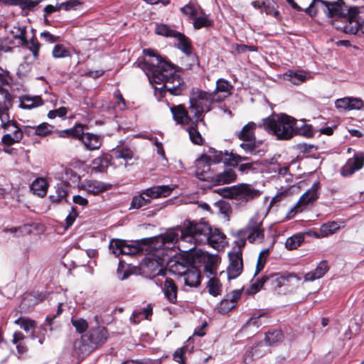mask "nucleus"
<instances>
[{"label": "nucleus", "mask_w": 364, "mask_h": 364, "mask_svg": "<svg viewBox=\"0 0 364 364\" xmlns=\"http://www.w3.org/2000/svg\"><path fill=\"white\" fill-rule=\"evenodd\" d=\"M143 52L146 58L139 63V66L145 72L151 84H163L159 89L161 97L166 92L175 96L181 95L186 85L173 65L162 59L154 50L144 49Z\"/></svg>", "instance_id": "1"}, {"label": "nucleus", "mask_w": 364, "mask_h": 364, "mask_svg": "<svg viewBox=\"0 0 364 364\" xmlns=\"http://www.w3.org/2000/svg\"><path fill=\"white\" fill-rule=\"evenodd\" d=\"M299 6L301 9V11H304L310 16H314L316 14L315 9V6H316L327 17L332 18V24L336 29L348 34L357 33L358 22L354 21V18L358 8H348L343 0H316L311 1L305 9Z\"/></svg>", "instance_id": "2"}, {"label": "nucleus", "mask_w": 364, "mask_h": 364, "mask_svg": "<svg viewBox=\"0 0 364 364\" xmlns=\"http://www.w3.org/2000/svg\"><path fill=\"white\" fill-rule=\"evenodd\" d=\"M210 160V158L206 154L202 155L196 160V176L198 179L208 181L213 186L230 183L236 180L237 174L231 169L214 173L213 169L207 164Z\"/></svg>", "instance_id": "3"}, {"label": "nucleus", "mask_w": 364, "mask_h": 364, "mask_svg": "<svg viewBox=\"0 0 364 364\" xmlns=\"http://www.w3.org/2000/svg\"><path fill=\"white\" fill-rule=\"evenodd\" d=\"M235 237L234 243L239 248H243L247 241L250 243L262 242L264 240V228L262 216L259 213L253 215L246 226L237 231Z\"/></svg>", "instance_id": "4"}, {"label": "nucleus", "mask_w": 364, "mask_h": 364, "mask_svg": "<svg viewBox=\"0 0 364 364\" xmlns=\"http://www.w3.org/2000/svg\"><path fill=\"white\" fill-rule=\"evenodd\" d=\"M294 117L287 114L272 115L262 120L259 124L267 132L277 136L279 140H288L294 136Z\"/></svg>", "instance_id": "5"}, {"label": "nucleus", "mask_w": 364, "mask_h": 364, "mask_svg": "<svg viewBox=\"0 0 364 364\" xmlns=\"http://www.w3.org/2000/svg\"><path fill=\"white\" fill-rule=\"evenodd\" d=\"M210 227L205 223H195L185 220L181 228V242H188L195 245L206 244L208 240V234Z\"/></svg>", "instance_id": "6"}, {"label": "nucleus", "mask_w": 364, "mask_h": 364, "mask_svg": "<svg viewBox=\"0 0 364 364\" xmlns=\"http://www.w3.org/2000/svg\"><path fill=\"white\" fill-rule=\"evenodd\" d=\"M0 122L1 128L3 130L2 144L10 146L20 142L23 138V132L19 127L18 122L11 118L8 108L3 107L1 104Z\"/></svg>", "instance_id": "7"}, {"label": "nucleus", "mask_w": 364, "mask_h": 364, "mask_svg": "<svg viewBox=\"0 0 364 364\" xmlns=\"http://www.w3.org/2000/svg\"><path fill=\"white\" fill-rule=\"evenodd\" d=\"M218 101L215 92H208L200 90L193 91L190 97V112L197 122H203V113L211 109V105Z\"/></svg>", "instance_id": "8"}, {"label": "nucleus", "mask_w": 364, "mask_h": 364, "mask_svg": "<svg viewBox=\"0 0 364 364\" xmlns=\"http://www.w3.org/2000/svg\"><path fill=\"white\" fill-rule=\"evenodd\" d=\"M85 126L82 124H76L73 127L64 129L57 130L55 134L60 138H72L78 139L82 142L85 148L92 151L98 149L101 144L100 137L92 133L84 132Z\"/></svg>", "instance_id": "9"}, {"label": "nucleus", "mask_w": 364, "mask_h": 364, "mask_svg": "<svg viewBox=\"0 0 364 364\" xmlns=\"http://www.w3.org/2000/svg\"><path fill=\"white\" fill-rule=\"evenodd\" d=\"M173 188L169 186H157L149 188L132 198L130 208L139 209L149 205L152 199L170 196Z\"/></svg>", "instance_id": "10"}, {"label": "nucleus", "mask_w": 364, "mask_h": 364, "mask_svg": "<svg viewBox=\"0 0 364 364\" xmlns=\"http://www.w3.org/2000/svg\"><path fill=\"white\" fill-rule=\"evenodd\" d=\"M261 192L259 190L255 189L250 184L242 183L232 186L230 199L245 205L259 198Z\"/></svg>", "instance_id": "11"}, {"label": "nucleus", "mask_w": 364, "mask_h": 364, "mask_svg": "<svg viewBox=\"0 0 364 364\" xmlns=\"http://www.w3.org/2000/svg\"><path fill=\"white\" fill-rule=\"evenodd\" d=\"M242 249L235 245L233 250L228 253L230 264L227 268V273L229 279L237 278L242 272Z\"/></svg>", "instance_id": "12"}, {"label": "nucleus", "mask_w": 364, "mask_h": 364, "mask_svg": "<svg viewBox=\"0 0 364 364\" xmlns=\"http://www.w3.org/2000/svg\"><path fill=\"white\" fill-rule=\"evenodd\" d=\"M210 158V160L207 163L210 168L213 164L219 163L223 161V163L230 166H237L239 162L247 161V157H242L237 154L232 153L223 152L214 150L212 152V155H207Z\"/></svg>", "instance_id": "13"}, {"label": "nucleus", "mask_w": 364, "mask_h": 364, "mask_svg": "<svg viewBox=\"0 0 364 364\" xmlns=\"http://www.w3.org/2000/svg\"><path fill=\"white\" fill-rule=\"evenodd\" d=\"M318 184L314 183L310 189L305 192L299 198L291 212L297 213L304 210L309 205L312 204L318 198Z\"/></svg>", "instance_id": "14"}, {"label": "nucleus", "mask_w": 364, "mask_h": 364, "mask_svg": "<svg viewBox=\"0 0 364 364\" xmlns=\"http://www.w3.org/2000/svg\"><path fill=\"white\" fill-rule=\"evenodd\" d=\"M364 165V156L363 154L356 153L353 157L348 159L341 169V174L344 177L353 175L356 171L363 168Z\"/></svg>", "instance_id": "15"}, {"label": "nucleus", "mask_w": 364, "mask_h": 364, "mask_svg": "<svg viewBox=\"0 0 364 364\" xmlns=\"http://www.w3.org/2000/svg\"><path fill=\"white\" fill-rule=\"evenodd\" d=\"M242 295V289H235L228 294L218 306V311L226 314L236 306Z\"/></svg>", "instance_id": "16"}, {"label": "nucleus", "mask_w": 364, "mask_h": 364, "mask_svg": "<svg viewBox=\"0 0 364 364\" xmlns=\"http://www.w3.org/2000/svg\"><path fill=\"white\" fill-rule=\"evenodd\" d=\"M363 105V101L360 98L352 97L338 99L335 102L336 107L343 110L360 109Z\"/></svg>", "instance_id": "17"}, {"label": "nucleus", "mask_w": 364, "mask_h": 364, "mask_svg": "<svg viewBox=\"0 0 364 364\" xmlns=\"http://www.w3.org/2000/svg\"><path fill=\"white\" fill-rule=\"evenodd\" d=\"M90 338V341L93 343L94 347L97 349L100 346L105 343L107 339L108 333L105 327L97 326L91 328L87 333H86Z\"/></svg>", "instance_id": "18"}, {"label": "nucleus", "mask_w": 364, "mask_h": 364, "mask_svg": "<svg viewBox=\"0 0 364 364\" xmlns=\"http://www.w3.org/2000/svg\"><path fill=\"white\" fill-rule=\"evenodd\" d=\"M73 346L76 353L79 355H89L96 349L87 334L82 336L80 339L76 340L74 342Z\"/></svg>", "instance_id": "19"}, {"label": "nucleus", "mask_w": 364, "mask_h": 364, "mask_svg": "<svg viewBox=\"0 0 364 364\" xmlns=\"http://www.w3.org/2000/svg\"><path fill=\"white\" fill-rule=\"evenodd\" d=\"M254 8L259 9L267 15H272L276 18H279V12L275 7V2L273 0H255L252 2Z\"/></svg>", "instance_id": "20"}, {"label": "nucleus", "mask_w": 364, "mask_h": 364, "mask_svg": "<svg viewBox=\"0 0 364 364\" xmlns=\"http://www.w3.org/2000/svg\"><path fill=\"white\" fill-rule=\"evenodd\" d=\"M171 112L173 119L177 124H189L194 122L188 115V111L183 105H178L171 107Z\"/></svg>", "instance_id": "21"}, {"label": "nucleus", "mask_w": 364, "mask_h": 364, "mask_svg": "<svg viewBox=\"0 0 364 364\" xmlns=\"http://www.w3.org/2000/svg\"><path fill=\"white\" fill-rule=\"evenodd\" d=\"M186 286L190 287H198L201 282L200 272L194 265L189 267V270L182 278Z\"/></svg>", "instance_id": "22"}, {"label": "nucleus", "mask_w": 364, "mask_h": 364, "mask_svg": "<svg viewBox=\"0 0 364 364\" xmlns=\"http://www.w3.org/2000/svg\"><path fill=\"white\" fill-rule=\"evenodd\" d=\"M110 188V185L98 181H87L82 185V188L87 193L98 195Z\"/></svg>", "instance_id": "23"}, {"label": "nucleus", "mask_w": 364, "mask_h": 364, "mask_svg": "<svg viewBox=\"0 0 364 364\" xmlns=\"http://www.w3.org/2000/svg\"><path fill=\"white\" fill-rule=\"evenodd\" d=\"M162 289L167 300L171 304H176L177 302L178 287L173 280L166 278Z\"/></svg>", "instance_id": "24"}, {"label": "nucleus", "mask_w": 364, "mask_h": 364, "mask_svg": "<svg viewBox=\"0 0 364 364\" xmlns=\"http://www.w3.org/2000/svg\"><path fill=\"white\" fill-rule=\"evenodd\" d=\"M329 267L326 261H321L316 268L304 274V282H313L316 279H320L328 271Z\"/></svg>", "instance_id": "25"}, {"label": "nucleus", "mask_w": 364, "mask_h": 364, "mask_svg": "<svg viewBox=\"0 0 364 364\" xmlns=\"http://www.w3.org/2000/svg\"><path fill=\"white\" fill-rule=\"evenodd\" d=\"M68 194V187L67 183L61 182L55 187V193L50 196L52 203H58L63 201H67Z\"/></svg>", "instance_id": "26"}, {"label": "nucleus", "mask_w": 364, "mask_h": 364, "mask_svg": "<svg viewBox=\"0 0 364 364\" xmlns=\"http://www.w3.org/2000/svg\"><path fill=\"white\" fill-rule=\"evenodd\" d=\"M259 124L253 122H248L242 130L237 133V136L242 141H255V131L257 127L260 128Z\"/></svg>", "instance_id": "27"}, {"label": "nucleus", "mask_w": 364, "mask_h": 364, "mask_svg": "<svg viewBox=\"0 0 364 364\" xmlns=\"http://www.w3.org/2000/svg\"><path fill=\"white\" fill-rule=\"evenodd\" d=\"M293 132L294 134H299L307 137L313 136L312 126L307 124L304 120H297L294 118Z\"/></svg>", "instance_id": "28"}, {"label": "nucleus", "mask_w": 364, "mask_h": 364, "mask_svg": "<svg viewBox=\"0 0 364 364\" xmlns=\"http://www.w3.org/2000/svg\"><path fill=\"white\" fill-rule=\"evenodd\" d=\"M152 313L153 306L151 304H149L146 307L135 309L132 313L130 320L134 323H138L143 319H149Z\"/></svg>", "instance_id": "29"}, {"label": "nucleus", "mask_w": 364, "mask_h": 364, "mask_svg": "<svg viewBox=\"0 0 364 364\" xmlns=\"http://www.w3.org/2000/svg\"><path fill=\"white\" fill-rule=\"evenodd\" d=\"M340 229V225L336 221H331L321 225L318 232L315 234L316 237H325L333 235Z\"/></svg>", "instance_id": "30"}, {"label": "nucleus", "mask_w": 364, "mask_h": 364, "mask_svg": "<svg viewBox=\"0 0 364 364\" xmlns=\"http://www.w3.org/2000/svg\"><path fill=\"white\" fill-rule=\"evenodd\" d=\"M43 104V101L40 96L30 97L23 95L21 97L20 107L23 109H31L34 107L41 106Z\"/></svg>", "instance_id": "31"}, {"label": "nucleus", "mask_w": 364, "mask_h": 364, "mask_svg": "<svg viewBox=\"0 0 364 364\" xmlns=\"http://www.w3.org/2000/svg\"><path fill=\"white\" fill-rule=\"evenodd\" d=\"M41 0H4V5L18 6L23 10H32Z\"/></svg>", "instance_id": "32"}, {"label": "nucleus", "mask_w": 364, "mask_h": 364, "mask_svg": "<svg viewBox=\"0 0 364 364\" xmlns=\"http://www.w3.org/2000/svg\"><path fill=\"white\" fill-rule=\"evenodd\" d=\"M15 324L19 326L26 333L31 332V336L33 339L36 338L34 329L36 327V321L26 317H20L14 321Z\"/></svg>", "instance_id": "33"}, {"label": "nucleus", "mask_w": 364, "mask_h": 364, "mask_svg": "<svg viewBox=\"0 0 364 364\" xmlns=\"http://www.w3.org/2000/svg\"><path fill=\"white\" fill-rule=\"evenodd\" d=\"M174 38L176 40V46L186 55H191L192 48L190 40L180 32H177Z\"/></svg>", "instance_id": "34"}, {"label": "nucleus", "mask_w": 364, "mask_h": 364, "mask_svg": "<svg viewBox=\"0 0 364 364\" xmlns=\"http://www.w3.org/2000/svg\"><path fill=\"white\" fill-rule=\"evenodd\" d=\"M198 122H197L196 119H194V122H192V125L188 127L186 130L188 132L191 141L194 144L202 145L204 139L198 130Z\"/></svg>", "instance_id": "35"}, {"label": "nucleus", "mask_w": 364, "mask_h": 364, "mask_svg": "<svg viewBox=\"0 0 364 364\" xmlns=\"http://www.w3.org/2000/svg\"><path fill=\"white\" fill-rule=\"evenodd\" d=\"M145 244L141 241H133L128 244L124 241V248L122 249L123 255H134L142 252Z\"/></svg>", "instance_id": "36"}, {"label": "nucleus", "mask_w": 364, "mask_h": 364, "mask_svg": "<svg viewBox=\"0 0 364 364\" xmlns=\"http://www.w3.org/2000/svg\"><path fill=\"white\" fill-rule=\"evenodd\" d=\"M208 240L206 243L209 244L213 248H218L225 239V235L218 229L213 230L210 228V232L208 234Z\"/></svg>", "instance_id": "37"}, {"label": "nucleus", "mask_w": 364, "mask_h": 364, "mask_svg": "<svg viewBox=\"0 0 364 364\" xmlns=\"http://www.w3.org/2000/svg\"><path fill=\"white\" fill-rule=\"evenodd\" d=\"M193 266L189 262L186 260L175 261V262L171 265V270L176 274L178 275L180 279L184 277V274L189 270V267Z\"/></svg>", "instance_id": "38"}, {"label": "nucleus", "mask_w": 364, "mask_h": 364, "mask_svg": "<svg viewBox=\"0 0 364 364\" xmlns=\"http://www.w3.org/2000/svg\"><path fill=\"white\" fill-rule=\"evenodd\" d=\"M31 188L35 194L43 197L47 193L48 184L43 178H38L32 183Z\"/></svg>", "instance_id": "39"}, {"label": "nucleus", "mask_w": 364, "mask_h": 364, "mask_svg": "<svg viewBox=\"0 0 364 364\" xmlns=\"http://www.w3.org/2000/svg\"><path fill=\"white\" fill-rule=\"evenodd\" d=\"M233 89V86L227 80L220 78L216 82V87L215 93L222 92L223 93V97H227L231 95V91Z\"/></svg>", "instance_id": "40"}, {"label": "nucleus", "mask_w": 364, "mask_h": 364, "mask_svg": "<svg viewBox=\"0 0 364 364\" xmlns=\"http://www.w3.org/2000/svg\"><path fill=\"white\" fill-rule=\"evenodd\" d=\"M282 277L286 279L284 287H298L301 284V277L295 273H282Z\"/></svg>", "instance_id": "41"}, {"label": "nucleus", "mask_w": 364, "mask_h": 364, "mask_svg": "<svg viewBox=\"0 0 364 364\" xmlns=\"http://www.w3.org/2000/svg\"><path fill=\"white\" fill-rule=\"evenodd\" d=\"M286 279L282 277V273H270L269 279V287L272 289H277L284 287V282Z\"/></svg>", "instance_id": "42"}, {"label": "nucleus", "mask_w": 364, "mask_h": 364, "mask_svg": "<svg viewBox=\"0 0 364 364\" xmlns=\"http://www.w3.org/2000/svg\"><path fill=\"white\" fill-rule=\"evenodd\" d=\"M115 159H131L133 157V151L127 146H117L112 151Z\"/></svg>", "instance_id": "43"}, {"label": "nucleus", "mask_w": 364, "mask_h": 364, "mask_svg": "<svg viewBox=\"0 0 364 364\" xmlns=\"http://www.w3.org/2000/svg\"><path fill=\"white\" fill-rule=\"evenodd\" d=\"M22 46H26L31 53L34 60H38L39 57V50L41 43L35 38H32L30 41L27 40L26 44H21Z\"/></svg>", "instance_id": "44"}, {"label": "nucleus", "mask_w": 364, "mask_h": 364, "mask_svg": "<svg viewBox=\"0 0 364 364\" xmlns=\"http://www.w3.org/2000/svg\"><path fill=\"white\" fill-rule=\"evenodd\" d=\"M303 241L304 236L302 235H294L287 239L285 246L289 250H295L300 246Z\"/></svg>", "instance_id": "45"}, {"label": "nucleus", "mask_w": 364, "mask_h": 364, "mask_svg": "<svg viewBox=\"0 0 364 364\" xmlns=\"http://www.w3.org/2000/svg\"><path fill=\"white\" fill-rule=\"evenodd\" d=\"M193 19H194L193 26L196 29L210 27L213 23V21L209 19L207 16L203 14L201 16L197 15Z\"/></svg>", "instance_id": "46"}, {"label": "nucleus", "mask_w": 364, "mask_h": 364, "mask_svg": "<svg viewBox=\"0 0 364 364\" xmlns=\"http://www.w3.org/2000/svg\"><path fill=\"white\" fill-rule=\"evenodd\" d=\"M124 241L125 240L119 239H112L110 240L109 248L112 254L115 256L123 255L122 250H123L122 249L124 248Z\"/></svg>", "instance_id": "47"}, {"label": "nucleus", "mask_w": 364, "mask_h": 364, "mask_svg": "<svg viewBox=\"0 0 364 364\" xmlns=\"http://www.w3.org/2000/svg\"><path fill=\"white\" fill-rule=\"evenodd\" d=\"M11 33L15 39H19L21 41V44L27 43V38L26 37V28L25 26H14Z\"/></svg>", "instance_id": "48"}, {"label": "nucleus", "mask_w": 364, "mask_h": 364, "mask_svg": "<svg viewBox=\"0 0 364 364\" xmlns=\"http://www.w3.org/2000/svg\"><path fill=\"white\" fill-rule=\"evenodd\" d=\"M282 331L280 330H275L267 333L265 335L264 341L267 344L272 346L282 341Z\"/></svg>", "instance_id": "49"}, {"label": "nucleus", "mask_w": 364, "mask_h": 364, "mask_svg": "<svg viewBox=\"0 0 364 364\" xmlns=\"http://www.w3.org/2000/svg\"><path fill=\"white\" fill-rule=\"evenodd\" d=\"M269 255V250L264 249L260 252L257 262L256 269L254 276H257L264 267L267 260V257Z\"/></svg>", "instance_id": "50"}, {"label": "nucleus", "mask_w": 364, "mask_h": 364, "mask_svg": "<svg viewBox=\"0 0 364 364\" xmlns=\"http://www.w3.org/2000/svg\"><path fill=\"white\" fill-rule=\"evenodd\" d=\"M287 76L289 77V80H290L294 85H299L306 80V75L302 71H289L288 74H287Z\"/></svg>", "instance_id": "51"}, {"label": "nucleus", "mask_w": 364, "mask_h": 364, "mask_svg": "<svg viewBox=\"0 0 364 364\" xmlns=\"http://www.w3.org/2000/svg\"><path fill=\"white\" fill-rule=\"evenodd\" d=\"M35 134L39 136H46L53 132V126L46 122H43L38 126H35Z\"/></svg>", "instance_id": "52"}, {"label": "nucleus", "mask_w": 364, "mask_h": 364, "mask_svg": "<svg viewBox=\"0 0 364 364\" xmlns=\"http://www.w3.org/2000/svg\"><path fill=\"white\" fill-rule=\"evenodd\" d=\"M208 291L209 293L216 296L220 294L221 291V284L219 280L215 277L210 279L208 283Z\"/></svg>", "instance_id": "53"}, {"label": "nucleus", "mask_w": 364, "mask_h": 364, "mask_svg": "<svg viewBox=\"0 0 364 364\" xmlns=\"http://www.w3.org/2000/svg\"><path fill=\"white\" fill-rule=\"evenodd\" d=\"M155 32L158 35H161L166 37L174 38L178 31L170 28L165 24L157 25L155 29Z\"/></svg>", "instance_id": "54"}, {"label": "nucleus", "mask_w": 364, "mask_h": 364, "mask_svg": "<svg viewBox=\"0 0 364 364\" xmlns=\"http://www.w3.org/2000/svg\"><path fill=\"white\" fill-rule=\"evenodd\" d=\"M52 55L55 58H62L70 56V53L63 45L57 44L53 48Z\"/></svg>", "instance_id": "55"}, {"label": "nucleus", "mask_w": 364, "mask_h": 364, "mask_svg": "<svg viewBox=\"0 0 364 364\" xmlns=\"http://www.w3.org/2000/svg\"><path fill=\"white\" fill-rule=\"evenodd\" d=\"M71 323L79 333H84L88 328V323L82 318H72Z\"/></svg>", "instance_id": "56"}, {"label": "nucleus", "mask_w": 364, "mask_h": 364, "mask_svg": "<svg viewBox=\"0 0 364 364\" xmlns=\"http://www.w3.org/2000/svg\"><path fill=\"white\" fill-rule=\"evenodd\" d=\"M218 259L213 257H208L205 262L204 269L210 275H215L216 273Z\"/></svg>", "instance_id": "57"}, {"label": "nucleus", "mask_w": 364, "mask_h": 364, "mask_svg": "<svg viewBox=\"0 0 364 364\" xmlns=\"http://www.w3.org/2000/svg\"><path fill=\"white\" fill-rule=\"evenodd\" d=\"M240 146L247 153L257 154L259 152L257 150V146L255 144V141H244V142L240 144Z\"/></svg>", "instance_id": "58"}, {"label": "nucleus", "mask_w": 364, "mask_h": 364, "mask_svg": "<svg viewBox=\"0 0 364 364\" xmlns=\"http://www.w3.org/2000/svg\"><path fill=\"white\" fill-rule=\"evenodd\" d=\"M354 21L358 22L357 33L360 31L362 33H364V11L358 9Z\"/></svg>", "instance_id": "59"}, {"label": "nucleus", "mask_w": 364, "mask_h": 364, "mask_svg": "<svg viewBox=\"0 0 364 364\" xmlns=\"http://www.w3.org/2000/svg\"><path fill=\"white\" fill-rule=\"evenodd\" d=\"M68 113V109L65 107H60L58 109L50 110L48 113L49 119H55L56 117H63Z\"/></svg>", "instance_id": "60"}, {"label": "nucleus", "mask_w": 364, "mask_h": 364, "mask_svg": "<svg viewBox=\"0 0 364 364\" xmlns=\"http://www.w3.org/2000/svg\"><path fill=\"white\" fill-rule=\"evenodd\" d=\"M187 351V347L178 348L173 353V360L180 364H185L184 355Z\"/></svg>", "instance_id": "61"}, {"label": "nucleus", "mask_w": 364, "mask_h": 364, "mask_svg": "<svg viewBox=\"0 0 364 364\" xmlns=\"http://www.w3.org/2000/svg\"><path fill=\"white\" fill-rule=\"evenodd\" d=\"M178 240V232L172 230L166 232L163 236V242L164 244L173 243Z\"/></svg>", "instance_id": "62"}, {"label": "nucleus", "mask_w": 364, "mask_h": 364, "mask_svg": "<svg viewBox=\"0 0 364 364\" xmlns=\"http://www.w3.org/2000/svg\"><path fill=\"white\" fill-rule=\"evenodd\" d=\"M117 275L118 279L120 280H124L130 275V272L127 269H124V266L122 261H119V266L117 269Z\"/></svg>", "instance_id": "63"}, {"label": "nucleus", "mask_w": 364, "mask_h": 364, "mask_svg": "<svg viewBox=\"0 0 364 364\" xmlns=\"http://www.w3.org/2000/svg\"><path fill=\"white\" fill-rule=\"evenodd\" d=\"M181 11L183 14L188 16L191 18H193L198 15V10L190 4H187L185 6L181 7Z\"/></svg>", "instance_id": "64"}]
</instances>
